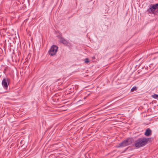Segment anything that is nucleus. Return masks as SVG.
Masks as SVG:
<instances>
[{
	"mask_svg": "<svg viewBox=\"0 0 158 158\" xmlns=\"http://www.w3.org/2000/svg\"><path fill=\"white\" fill-rule=\"evenodd\" d=\"M151 140V138L145 137L139 138L135 141L134 145L137 148H140L146 145Z\"/></svg>",
	"mask_w": 158,
	"mask_h": 158,
	"instance_id": "f257e3e1",
	"label": "nucleus"
},
{
	"mask_svg": "<svg viewBox=\"0 0 158 158\" xmlns=\"http://www.w3.org/2000/svg\"><path fill=\"white\" fill-rule=\"evenodd\" d=\"M149 13L156 15L158 13V3L151 4L149 6V8L147 10Z\"/></svg>",
	"mask_w": 158,
	"mask_h": 158,
	"instance_id": "f03ea898",
	"label": "nucleus"
},
{
	"mask_svg": "<svg viewBox=\"0 0 158 158\" xmlns=\"http://www.w3.org/2000/svg\"><path fill=\"white\" fill-rule=\"evenodd\" d=\"M132 138H128L127 140H124L122 142L119 143L118 147H124L128 146L132 143Z\"/></svg>",
	"mask_w": 158,
	"mask_h": 158,
	"instance_id": "7ed1b4c3",
	"label": "nucleus"
},
{
	"mask_svg": "<svg viewBox=\"0 0 158 158\" xmlns=\"http://www.w3.org/2000/svg\"><path fill=\"white\" fill-rule=\"evenodd\" d=\"M10 82V79L6 77L4 78L2 81V85L5 89H7L8 88V85H9V83Z\"/></svg>",
	"mask_w": 158,
	"mask_h": 158,
	"instance_id": "20e7f679",
	"label": "nucleus"
},
{
	"mask_svg": "<svg viewBox=\"0 0 158 158\" xmlns=\"http://www.w3.org/2000/svg\"><path fill=\"white\" fill-rule=\"evenodd\" d=\"M58 49V47L57 46L55 45H52L48 52L49 54L51 56L55 55Z\"/></svg>",
	"mask_w": 158,
	"mask_h": 158,
	"instance_id": "39448f33",
	"label": "nucleus"
},
{
	"mask_svg": "<svg viewBox=\"0 0 158 158\" xmlns=\"http://www.w3.org/2000/svg\"><path fill=\"white\" fill-rule=\"evenodd\" d=\"M59 38L60 39V43L67 46L69 45L70 43L68 42V41L64 37L60 36H59Z\"/></svg>",
	"mask_w": 158,
	"mask_h": 158,
	"instance_id": "423d86ee",
	"label": "nucleus"
},
{
	"mask_svg": "<svg viewBox=\"0 0 158 158\" xmlns=\"http://www.w3.org/2000/svg\"><path fill=\"white\" fill-rule=\"evenodd\" d=\"M152 131L149 128L147 129L144 133V135L147 136H148L151 135Z\"/></svg>",
	"mask_w": 158,
	"mask_h": 158,
	"instance_id": "0eeeda50",
	"label": "nucleus"
},
{
	"mask_svg": "<svg viewBox=\"0 0 158 158\" xmlns=\"http://www.w3.org/2000/svg\"><path fill=\"white\" fill-rule=\"evenodd\" d=\"M152 98L156 99L158 100V95L154 94L153 95H152Z\"/></svg>",
	"mask_w": 158,
	"mask_h": 158,
	"instance_id": "6e6552de",
	"label": "nucleus"
},
{
	"mask_svg": "<svg viewBox=\"0 0 158 158\" xmlns=\"http://www.w3.org/2000/svg\"><path fill=\"white\" fill-rule=\"evenodd\" d=\"M137 88L136 86H134L131 89V92H133L134 91L136 90L137 89Z\"/></svg>",
	"mask_w": 158,
	"mask_h": 158,
	"instance_id": "1a4fd4ad",
	"label": "nucleus"
},
{
	"mask_svg": "<svg viewBox=\"0 0 158 158\" xmlns=\"http://www.w3.org/2000/svg\"><path fill=\"white\" fill-rule=\"evenodd\" d=\"M89 62V60L88 58H86L85 59V63H88Z\"/></svg>",
	"mask_w": 158,
	"mask_h": 158,
	"instance_id": "9d476101",
	"label": "nucleus"
},
{
	"mask_svg": "<svg viewBox=\"0 0 158 158\" xmlns=\"http://www.w3.org/2000/svg\"><path fill=\"white\" fill-rule=\"evenodd\" d=\"M14 2V3L15 4V5H16V3H15V2Z\"/></svg>",
	"mask_w": 158,
	"mask_h": 158,
	"instance_id": "9b49d317",
	"label": "nucleus"
},
{
	"mask_svg": "<svg viewBox=\"0 0 158 158\" xmlns=\"http://www.w3.org/2000/svg\"><path fill=\"white\" fill-rule=\"evenodd\" d=\"M14 2V1L13 0H12L11 1V2Z\"/></svg>",
	"mask_w": 158,
	"mask_h": 158,
	"instance_id": "f8f14e48",
	"label": "nucleus"
},
{
	"mask_svg": "<svg viewBox=\"0 0 158 158\" xmlns=\"http://www.w3.org/2000/svg\"><path fill=\"white\" fill-rule=\"evenodd\" d=\"M85 98H86V97H85L84 99H85Z\"/></svg>",
	"mask_w": 158,
	"mask_h": 158,
	"instance_id": "ddd939ff",
	"label": "nucleus"
}]
</instances>
